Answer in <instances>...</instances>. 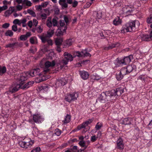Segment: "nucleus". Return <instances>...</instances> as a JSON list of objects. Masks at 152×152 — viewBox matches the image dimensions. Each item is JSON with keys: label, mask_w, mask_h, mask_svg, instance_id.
<instances>
[{"label": "nucleus", "mask_w": 152, "mask_h": 152, "mask_svg": "<svg viewBox=\"0 0 152 152\" xmlns=\"http://www.w3.org/2000/svg\"><path fill=\"white\" fill-rule=\"evenodd\" d=\"M22 85L17 82L16 84L12 89H10V91L12 93H14L18 91L20 88L21 89Z\"/></svg>", "instance_id": "obj_14"}, {"label": "nucleus", "mask_w": 152, "mask_h": 152, "mask_svg": "<svg viewBox=\"0 0 152 152\" xmlns=\"http://www.w3.org/2000/svg\"><path fill=\"white\" fill-rule=\"evenodd\" d=\"M148 78L145 75H142L139 76L137 78L138 80H140L142 82L144 83L147 81Z\"/></svg>", "instance_id": "obj_19"}, {"label": "nucleus", "mask_w": 152, "mask_h": 152, "mask_svg": "<svg viewBox=\"0 0 152 152\" xmlns=\"http://www.w3.org/2000/svg\"><path fill=\"white\" fill-rule=\"evenodd\" d=\"M81 77L83 80H86L88 77L89 74L86 71H80L79 72Z\"/></svg>", "instance_id": "obj_12"}, {"label": "nucleus", "mask_w": 152, "mask_h": 152, "mask_svg": "<svg viewBox=\"0 0 152 152\" xmlns=\"http://www.w3.org/2000/svg\"><path fill=\"white\" fill-rule=\"evenodd\" d=\"M82 56L84 57H90L91 55L88 52V49H85L81 51Z\"/></svg>", "instance_id": "obj_20"}, {"label": "nucleus", "mask_w": 152, "mask_h": 152, "mask_svg": "<svg viewBox=\"0 0 152 152\" xmlns=\"http://www.w3.org/2000/svg\"><path fill=\"white\" fill-rule=\"evenodd\" d=\"M46 25L49 27L52 26V22L51 21V18L48 19L47 20Z\"/></svg>", "instance_id": "obj_44"}, {"label": "nucleus", "mask_w": 152, "mask_h": 152, "mask_svg": "<svg viewBox=\"0 0 152 152\" xmlns=\"http://www.w3.org/2000/svg\"><path fill=\"white\" fill-rule=\"evenodd\" d=\"M124 77V75L122 74L120 72L116 74V77L118 80H120L122 79Z\"/></svg>", "instance_id": "obj_32"}, {"label": "nucleus", "mask_w": 152, "mask_h": 152, "mask_svg": "<svg viewBox=\"0 0 152 152\" xmlns=\"http://www.w3.org/2000/svg\"><path fill=\"white\" fill-rule=\"evenodd\" d=\"M39 37L41 39L43 43H45L46 42L48 39V38L46 36H39Z\"/></svg>", "instance_id": "obj_25"}, {"label": "nucleus", "mask_w": 152, "mask_h": 152, "mask_svg": "<svg viewBox=\"0 0 152 152\" xmlns=\"http://www.w3.org/2000/svg\"><path fill=\"white\" fill-rule=\"evenodd\" d=\"M132 121L131 118H125L121 122V124L124 125H130L131 124V121Z\"/></svg>", "instance_id": "obj_16"}, {"label": "nucleus", "mask_w": 152, "mask_h": 152, "mask_svg": "<svg viewBox=\"0 0 152 152\" xmlns=\"http://www.w3.org/2000/svg\"><path fill=\"white\" fill-rule=\"evenodd\" d=\"M93 120L94 119L93 118L89 119V120H88L86 121L85 122L88 125V124H90L91 123H92V122L93 121Z\"/></svg>", "instance_id": "obj_63"}, {"label": "nucleus", "mask_w": 152, "mask_h": 152, "mask_svg": "<svg viewBox=\"0 0 152 152\" xmlns=\"http://www.w3.org/2000/svg\"><path fill=\"white\" fill-rule=\"evenodd\" d=\"M96 18L98 19H100L102 17V14L101 13H98L97 12L96 14Z\"/></svg>", "instance_id": "obj_56"}, {"label": "nucleus", "mask_w": 152, "mask_h": 152, "mask_svg": "<svg viewBox=\"0 0 152 152\" xmlns=\"http://www.w3.org/2000/svg\"><path fill=\"white\" fill-rule=\"evenodd\" d=\"M36 30L39 33H41L42 31V28H41V26H39L38 27L36 28Z\"/></svg>", "instance_id": "obj_52"}, {"label": "nucleus", "mask_w": 152, "mask_h": 152, "mask_svg": "<svg viewBox=\"0 0 152 152\" xmlns=\"http://www.w3.org/2000/svg\"><path fill=\"white\" fill-rule=\"evenodd\" d=\"M63 42L62 38H57L55 41V43L57 45L60 46L61 45Z\"/></svg>", "instance_id": "obj_27"}, {"label": "nucleus", "mask_w": 152, "mask_h": 152, "mask_svg": "<svg viewBox=\"0 0 152 152\" xmlns=\"http://www.w3.org/2000/svg\"><path fill=\"white\" fill-rule=\"evenodd\" d=\"M116 4L118 6H120L121 5L122 3V1L121 0H116Z\"/></svg>", "instance_id": "obj_55"}, {"label": "nucleus", "mask_w": 152, "mask_h": 152, "mask_svg": "<svg viewBox=\"0 0 152 152\" xmlns=\"http://www.w3.org/2000/svg\"><path fill=\"white\" fill-rule=\"evenodd\" d=\"M115 64L116 65L120 66L121 64H124L123 59L117 58L115 60Z\"/></svg>", "instance_id": "obj_23"}, {"label": "nucleus", "mask_w": 152, "mask_h": 152, "mask_svg": "<svg viewBox=\"0 0 152 152\" xmlns=\"http://www.w3.org/2000/svg\"><path fill=\"white\" fill-rule=\"evenodd\" d=\"M66 46H69L71 45L72 43V39H69L66 40Z\"/></svg>", "instance_id": "obj_39"}, {"label": "nucleus", "mask_w": 152, "mask_h": 152, "mask_svg": "<svg viewBox=\"0 0 152 152\" xmlns=\"http://www.w3.org/2000/svg\"><path fill=\"white\" fill-rule=\"evenodd\" d=\"M91 78L94 80H98L101 78V77L97 75H92L91 76Z\"/></svg>", "instance_id": "obj_41"}, {"label": "nucleus", "mask_w": 152, "mask_h": 152, "mask_svg": "<svg viewBox=\"0 0 152 152\" xmlns=\"http://www.w3.org/2000/svg\"><path fill=\"white\" fill-rule=\"evenodd\" d=\"M28 13L31 15L33 17H35L36 16V14L35 12L32 10L30 9H28L27 10Z\"/></svg>", "instance_id": "obj_40"}, {"label": "nucleus", "mask_w": 152, "mask_h": 152, "mask_svg": "<svg viewBox=\"0 0 152 152\" xmlns=\"http://www.w3.org/2000/svg\"><path fill=\"white\" fill-rule=\"evenodd\" d=\"M23 4H26V6H31L32 5V3L31 2L28 0H23Z\"/></svg>", "instance_id": "obj_37"}, {"label": "nucleus", "mask_w": 152, "mask_h": 152, "mask_svg": "<svg viewBox=\"0 0 152 152\" xmlns=\"http://www.w3.org/2000/svg\"><path fill=\"white\" fill-rule=\"evenodd\" d=\"M64 58L67 60L68 62L69 61H71L73 60V57L72 56L67 52H65L64 54Z\"/></svg>", "instance_id": "obj_15"}, {"label": "nucleus", "mask_w": 152, "mask_h": 152, "mask_svg": "<svg viewBox=\"0 0 152 152\" xmlns=\"http://www.w3.org/2000/svg\"><path fill=\"white\" fill-rule=\"evenodd\" d=\"M12 30L14 31H17V26L16 25H13L12 26Z\"/></svg>", "instance_id": "obj_57"}, {"label": "nucleus", "mask_w": 152, "mask_h": 152, "mask_svg": "<svg viewBox=\"0 0 152 152\" xmlns=\"http://www.w3.org/2000/svg\"><path fill=\"white\" fill-rule=\"evenodd\" d=\"M26 147L25 149L28 148V147H30L34 143V140H30L28 142H25Z\"/></svg>", "instance_id": "obj_29"}, {"label": "nucleus", "mask_w": 152, "mask_h": 152, "mask_svg": "<svg viewBox=\"0 0 152 152\" xmlns=\"http://www.w3.org/2000/svg\"><path fill=\"white\" fill-rule=\"evenodd\" d=\"M7 71L6 67L5 66L2 67L0 66V74H3L5 73Z\"/></svg>", "instance_id": "obj_31"}, {"label": "nucleus", "mask_w": 152, "mask_h": 152, "mask_svg": "<svg viewBox=\"0 0 152 152\" xmlns=\"http://www.w3.org/2000/svg\"><path fill=\"white\" fill-rule=\"evenodd\" d=\"M48 3V2H45L42 3L41 5L42 7L44 8L46 7L47 6Z\"/></svg>", "instance_id": "obj_61"}, {"label": "nucleus", "mask_w": 152, "mask_h": 152, "mask_svg": "<svg viewBox=\"0 0 152 152\" xmlns=\"http://www.w3.org/2000/svg\"><path fill=\"white\" fill-rule=\"evenodd\" d=\"M77 146H74L72 148H69V150L72 152H75L76 151L75 150H76L77 149Z\"/></svg>", "instance_id": "obj_51"}, {"label": "nucleus", "mask_w": 152, "mask_h": 152, "mask_svg": "<svg viewBox=\"0 0 152 152\" xmlns=\"http://www.w3.org/2000/svg\"><path fill=\"white\" fill-rule=\"evenodd\" d=\"M106 95L104 92H103L100 95L99 97L98 98V100L101 103H104L107 101Z\"/></svg>", "instance_id": "obj_13"}, {"label": "nucleus", "mask_w": 152, "mask_h": 152, "mask_svg": "<svg viewBox=\"0 0 152 152\" xmlns=\"http://www.w3.org/2000/svg\"><path fill=\"white\" fill-rule=\"evenodd\" d=\"M46 36L48 38L51 37L54 33V29H49L47 32Z\"/></svg>", "instance_id": "obj_24"}, {"label": "nucleus", "mask_w": 152, "mask_h": 152, "mask_svg": "<svg viewBox=\"0 0 152 152\" xmlns=\"http://www.w3.org/2000/svg\"><path fill=\"white\" fill-rule=\"evenodd\" d=\"M117 144L118 148L119 149H123L124 148L123 141L121 138L119 139L117 141Z\"/></svg>", "instance_id": "obj_11"}, {"label": "nucleus", "mask_w": 152, "mask_h": 152, "mask_svg": "<svg viewBox=\"0 0 152 152\" xmlns=\"http://www.w3.org/2000/svg\"><path fill=\"white\" fill-rule=\"evenodd\" d=\"M41 17L42 20L45 19L47 18V15L45 13H43L41 15Z\"/></svg>", "instance_id": "obj_64"}, {"label": "nucleus", "mask_w": 152, "mask_h": 152, "mask_svg": "<svg viewBox=\"0 0 152 152\" xmlns=\"http://www.w3.org/2000/svg\"><path fill=\"white\" fill-rule=\"evenodd\" d=\"M13 34V32L10 30H8L6 31L5 33V35L6 36H9L10 37H12Z\"/></svg>", "instance_id": "obj_36"}, {"label": "nucleus", "mask_w": 152, "mask_h": 152, "mask_svg": "<svg viewBox=\"0 0 152 152\" xmlns=\"http://www.w3.org/2000/svg\"><path fill=\"white\" fill-rule=\"evenodd\" d=\"M27 39L25 35H21L20 37V39L22 41H25Z\"/></svg>", "instance_id": "obj_46"}, {"label": "nucleus", "mask_w": 152, "mask_h": 152, "mask_svg": "<svg viewBox=\"0 0 152 152\" xmlns=\"http://www.w3.org/2000/svg\"><path fill=\"white\" fill-rule=\"evenodd\" d=\"M127 10L126 11V13L128 14V15H130L131 13L133 11V9L131 7H129V6H128L126 8Z\"/></svg>", "instance_id": "obj_34"}, {"label": "nucleus", "mask_w": 152, "mask_h": 152, "mask_svg": "<svg viewBox=\"0 0 152 152\" xmlns=\"http://www.w3.org/2000/svg\"><path fill=\"white\" fill-rule=\"evenodd\" d=\"M34 83V82L32 81L28 82L23 86L22 85L21 89H24L25 88H27L32 86Z\"/></svg>", "instance_id": "obj_17"}, {"label": "nucleus", "mask_w": 152, "mask_h": 152, "mask_svg": "<svg viewBox=\"0 0 152 152\" xmlns=\"http://www.w3.org/2000/svg\"><path fill=\"white\" fill-rule=\"evenodd\" d=\"M41 90H43L44 91H47L48 90V86H47L45 85L41 86L40 88Z\"/></svg>", "instance_id": "obj_47"}, {"label": "nucleus", "mask_w": 152, "mask_h": 152, "mask_svg": "<svg viewBox=\"0 0 152 152\" xmlns=\"http://www.w3.org/2000/svg\"><path fill=\"white\" fill-rule=\"evenodd\" d=\"M147 22L148 24L152 23V16L148 17L147 20Z\"/></svg>", "instance_id": "obj_48"}, {"label": "nucleus", "mask_w": 152, "mask_h": 152, "mask_svg": "<svg viewBox=\"0 0 152 152\" xmlns=\"http://www.w3.org/2000/svg\"><path fill=\"white\" fill-rule=\"evenodd\" d=\"M55 134L58 136H59L61 133V131L58 129H56L55 130Z\"/></svg>", "instance_id": "obj_45"}, {"label": "nucleus", "mask_w": 152, "mask_h": 152, "mask_svg": "<svg viewBox=\"0 0 152 152\" xmlns=\"http://www.w3.org/2000/svg\"><path fill=\"white\" fill-rule=\"evenodd\" d=\"M98 138L95 135L92 136L91 137V141L92 142L95 141Z\"/></svg>", "instance_id": "obj_50"}, {"label": "nucleus", "mask_w": 152, "mask_h": 152, "mask_svg": "<svg viewBox=\"0 0 152 152\" xmlns=\"http://www.w3.org/2000/svg\"><path fill=\"white\" fill-rule=\"evenodd\" d=\"M136 23H138L139 22L137 21L134 20L126 23L123 25L121 30V32L124 33L129 32L135 31L136 29Z\"/></svg>", "instance_id": "obj_1"}, {"label": "nucleus", "mask_w": 152, "mask_h": 152, "mask_svg": "<svg viewBox=\"0 0 152 152\" xmlns=\"http://www.w3.org/2000/svg\"><path fill=\"white\" fill-rule=\"evenodd\" d=\"M56 64V63L55 61L53 60L52 62H50L49 61H46L45 64V68L43 70L45 74H46L48 73H49L50 69L48 68L50 67H53Z\"/></svg>", "instance_id": "obj_4"}, {"label": "nucleus", "mask_w": 152, "mask_h": 152, "mask_svg": "<svg viewBox=\"0 0 152 152\" xmlns=\"http://www.w3.org/2000/svg\"><path fill=\"white\" fill-rule=\"evenodd\" d=\"M64 29L62 28L63 31L61 30L62 29L61 28V29H58L57 30V31L56 32L57 35V36H60L61 35H62L64 33H66V30L67 29V27L66 26H65L64 27Z\"/></svg>", "instance_id": "obj_18"}, {"label": "nucleus", "mask_w": 152, "mask_h": 152, "mask_svg": "<svg viewBox=\"0 0 152 152\" xmlns=\"http://www.w3.org/2000/svg\"><path fill=\"white\" fill-rule=\"evenodd\" d=\"M28 76L27 72H24L20 74L17 82L20 85H23L25 83V81L27 79Z\"/></svg>", "instance_id": "obj_3"}, {"label": "nucleus", "mask_w": 152, "mask_h": 152, "mask_svg": "<svg viewBox=\"0 0 152 152\" xmlns=\"http://www.w3.org/2000/svg\"><path fill=\"white\" fill-rule=\"evenodd\" d=\"M10 26V24L9 23H5L2 25V27L4 28H7Z\"/></svg>", "instance_id": "obj_53"}, {"label": "nucleus", "mask_w": 152, "mask_h": 152, "mask_svg": "<svg viewBox=\"0 0 152 152\" xmlns=\"http://www.w3.org/2000/svg\"><path fill=\"white\" fill-rule=\"evenodd\" d=\"M113 92H114L113 95L115 98H117L118 96H120L124 92V90L120 88H116L115 90H112Z\"/></svg>", "instance_id": "obj_7"}, {"label": "nucleus", "mask_w": 152, "mask_h": 152, "mask_svg": "<svg viewBox=\"0 0 152 152\" xmlns=\"http://www.w3.org/2000/svg\"><path fill=\"white\" fill-rule=\"evenodd\" d=\"M68 62L67 60L64 58L62 60H60L59 61L58 64H57L58 66H59L60 69H61L64 66L67 64Z\"/></svg>", "instance_id": "obj_10"}, {"label": "nucleus", "mask_w": 152, "mask_h": 152, "mask_svg": "<svg viewBox=\"0 0 152 152\" xmlns=\"http://www.w3.org/2000/svg\"><path fill=\"white\" fill-rule=\"evenodd\" d=\"M33 119L35 122L38 123H41V121L43 120L41 116L38 114L34 115Z\"/></svg>", "instance_id": "obj_9"}, {"label": "nucleus", "mask_w": 152, "mask_h": 152, "mask_svg": "<svg viewBox=\"0 0 152 152\" xmlns=\"http://www.w3.org/2000/svg\"><path fill=\"white\" fill-rule=\"evenodd\" d=\"M26 143L24 141H20L19 142L18 144L21 147L23 148H25L26 147L25 145Z\"/></svg>", "instance_id": "obj_43"}, {"label": "nucleus", "mask_w": 152, "mask_h": 152, "mask_svg": "<svg viewBox=\"0 0 152 152\" xmlns=\"http://www.w3.org/2000/svg\"><path fill=\"white\" fill-rule=\"evenodd\" d=\"M115 46L114 43L112 44L111 45H110L108 47H105L104 49L105 50H108L110 49H112L113 48H115Z\"/></svg>", "instance_id": "obj_42"}, {"label": "nucleus", "mask_w": 152, "mask_h": 152, "mask_svg": "<svg viewBox=\"0 0 152 152\" xmlns=\"http://www.w3.org/2000/svg\"><path fill=\"white\" fill-rule=\"evenodd\" d=\"M132 57V56H129L124 57V58L123 59L124 64L126 65L129 64L131 61V58Z\"/></svg>", "instance_id": "obj_21"}, {"label": "nucleus", "mask_w": 152, "mask_h": 152, "mask_svg": "<svg viewBox=\"0 0 152 152\" xmlns=\"http://www.w3.org/2000/svg\"><path fill=\"white\" fill-rule=\"evenodd\" d=\"M133 66H132L131 65H129L126 68V71H127L128 74H129L133 70V67H134L135 66L134 65H133Z\"/></svg>", "instance_id": "obj_30"}, {"label": "nucleus", "mask_w": 152, "mask_h": 152, "mask_svg": "<svg viewBox=\"0 0 152 152\" xmlns=\"http://www.w3.org/2000/svg\"><path fill=\"white\" fill-rule=\"evenodd\" d=\"M40 69L39 68L31 70L30 71L27 72V74L28 75H29L30 77H34L37 75L38 76L41 75L42 74L39 73L40 72Z\"/></svg>", "instance_id": "obj_5"}, {"label": "nucleus", "mask_w": 152, "mask_h": 152, "mask_svg": "<svg viewBox=\"0 0 152 152\" xmlns=\"http://www.w3.org/2000/svg\"><path fill=\"white\" fill-rule=\"evenodd\" d=\"M87 126V124L85 122L83 123L82 124L78 126L77 128L78 130H79L81 129L85 128Z\"/></svg>", "instance_id": "obj_33"}, {"label": "nucleus", "mask_w": 152, "mask_h": 152, "mask_svg": "<svg viewBox=\"0 0 152 152\" xmlns=\"http://www.w3.org/2000/svg\"><path fill=\"white\" fill-rule=\"evenodd\" d=\"M40 151V148L39 147H38L36 148L35 149L32 150L31 152H37Z\"/></svg>", "instance_id": "obj_49"}, {"label": "nucleus", "mask_w": 152, "mask_h": 152, "mask_svg": "<svg viewBox=\"0 0 152 152\" xmlns=\"http://www.w3.org/2000/svg\"><path fill=\"white\" fill-rule=\"evenodd\" d=\"M120 72L124 76L126 74H128L126 68L124 67L122 68L121 69Z\"/></svg>", "instance_id": "obj_38"}, {"label": "nucleus", "mask_w": 152, "mask_h": 152, "mask_svg": "<svg viewBox=\"0 0 152 152\" xmlns=\"http://www.w3.org/2000/svg\"><path fill=\"white\" fill-rule=\"evenodd\" d=\"M64 19L65 22L66 23V25H68V23L69 22V18L66 15H65L64 17Z\"/></svg>", "instance_id": "obj_58"}, {"label": "nucleus", "mask_w": 152, "mask_h": 152, "mask_svg": "<svg viewBox=\"0 0 152 152\" xmlns=\"http://www.w3.org/2000/svg\"><path fill=\"white\" fill-rule=\"evenodd\" d=\"M20 46V44L18 42H15L13 43H9L6 45L5 48H11L13 49L15 48H17Z\"/></svg>", "instance_id": "obj_8"}, {"label": "nucleus", "mask_w": 152, "mask_h": 152, "mask_svg": "<svg viewBox=\"0 0 152 152\" xmlns=\"http://www.w3.org/2000/svg\"><path fill=\"white\" fill-rule=\"evenodd\" d=\"M72 6L73 7H76L78 5V2L76 1H75L73 2H72Z\"/></svg>", "instance_id": "obj_59"}, {"label": "nucleus", "mask_w": 152, "mask_h": 152, "mask_svg": "<svg viewBox=\"0 0 152 152\" xmlns=\"http://www.w3.org/2000/svg\"><path fill=\"white\" fill-rule=\"evenodd\" d=\"M78 96V94L77 93L73 92L65 95V99L66 101L70 102L76 100Z\"/></svg>", "instance_id": "obj_2"}, {"label": "nucleus", "mask_w": 152, "mask_h": 152, "mask_svg": "<svg viewBox=\"0 0 152 152\" xmlns=\"http://www.w3.org/2000/svg\"><path fill=\"white\" fill-rule=\"evenodd\" d=\"M141 39L142 41H148L151 39L150 36L147 34H143L141 36Z\"/></svg>", "instance_id": "obj_22"}, {"label": "nucleus", "mask_w": 152, "mask_h": 152, "mask_svg": "<svg viewBox=\"0 0 152 152\" xmlns=\"http://www.w3.org/2000/svg\"><path fill=\"white\" fill-rule=\"evenodd\" d=\"M52 22L54 26H57V22L56 19L55 18L53 19L52 20Z\"/></svg>", "instance_id": "obj_60"}, {"label": "nucleus", "mask_w": 152, "mask_h": 152, "mask_svg": "<svg viewBox=\"0 0 152 152\" xmlns=\"http://www.w3.org/2000/svg\"><path fill=\"white\" fill-rule=\"evenodd\" d=\"M79 145L82 147H84V149H86L87 146L85 145V142L83 140H81L79 142Z\"/></svg>", "instance_id": "obj_35"}, {"label": "nucleus", "mask_w": 152, "mask_h": 152, "mask_svg": "<svg viewBox=\"0 0 152 152\" xmlns=\"http://www.w3.org/2000/svg\"><path fill=\"white\" fill-rule=\"evenodd\" d=\"M121 20L119 17L114 19L113 21V23L115 25H118L121 24Z\"/></svg>", "instance_id": "obj_26"}, {"label": "nucleus", "mask_w": 152, "mask_h": 152, "mask_svg": "<svg viewBox=\"0 0 152 152\" xmlns=\"http://www.w3.org/2000/svg\"><path fill=\"white\" fill-rule=\"evenodd\" d=\"M105 93L107 101H110L115 98L113 93L112 90L107 91H106Z\"/></svg>", "instance_id": "obj_6"}, {"label": "nucleus", "mask_w": 152, "mask_h": 152, "mask_svg": "<svg viewBox=\"0 0 152 152\" xmlns=\"http://www.w3.org/2000/svg\"><path fill=\"white\" fill-rule=\"evenodd\" d=\"M102 124H99V123H98L96 126L95 128L96 130L99 129L101 127Z\"/></svg>", "instance_id": "obj_54"}, {"label": "nucleus", "mask_w": 152, "mask_h": 152, "mask_svg": "<svg viewBox=\"0 0 152 152\" xmlns=\"http://www.w3.org/2000/svg\"><path fill=\"white\" fill-rule=\"evenodd\" d=\"M76 55L79 57H83L82 54L81 53V52H80L79 51L76 52Z\"/></svg>", "instance_id": "obj_62"}, {"label": "nucleus", "mask_w": 152, "mask_h": 152, "mask_svg": "<svg viewBox=\"0 0 152 152\" xmlns=\"http://www.w3.org/2000/svg\"><path fill=\"white\" fill-rule=\"evenodd\" d=\"M71 116L70 115L67 114L64 118V120L63 121L64 124H67L70 121Z\"/></svg>", "instance_id": "obj_28"}]
</instances>
